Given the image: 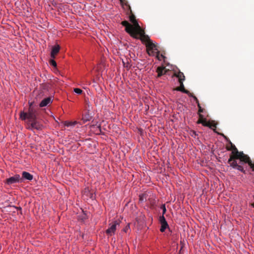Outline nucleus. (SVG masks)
I'll return each instance as SVG.
<instances>
[{
    "instance_id": "1",
    "label": "nucleus",
    "mask_w": 254,
    "mask_h": 254,
    "mask_svg": "<svg viewBox=\"0 0 254 254\" xmlns=\"http://www.w3.org/2000/svg\"><path fill=\"white\" fill-rule=\"evenodd\" d=\"M121 24L125 27V31L134 39H140L142 36L146 35L144 30L141 28L137 21L131 25L127 21L124 20L121 22Z\"/></svg>"
},
{
    "instance_id": "2",
    "label": "nucleus",
    "mask_w": 254,
    "mask_h": 254,
    "mask_svg": "<svg viewBox=\"0 0 254 254\" xmlns=\"http://www.w3.org/2000/svg\"><path fill=\"white\" fill-rule=\"evenodd\" d=\"M222 135L224 138L229 142V144L230 145H227L226 146V149L228 151H232L231 154L230 155V158L228 160V163L233 168L237 169L242 172L245 173V171L244 170L243 167L241 165L238 164L236 160H233V157L239 153V151L235 145L232 143L226 136L224 135L223 134H222Z\"/></svg>"
},
{
    "instance_id": "3",
    "label": "nucleus",
    "mask_w": 254,
    "mask_h": 254,
    "mask_svg": "<svg viewBox=\"0 0 254 254\" xmlns=\"http://www.w3.org/2000/svg\"><path fill=\"white\" fill-rule=\"evenodd\" d=\"M140 40L143 43L145 44L146 47V52L148 55L153 56L154 53L158 51L157 45L153 42L147 35L142 36Z\"/></svg>"
},
{
    "instance_id": "4",
    "label": "nucleus",
    "mask_w": 254,
    "mask_h": 254,
    "mask_svg": "<svg viewBox=\"0 0 254 254\" xmlns=\"http://www.w3.org/2000/svg\"><path fill=\"white\" fill-rule=\"evenodd\" d=\"M38 115V109L35 108L31 103L27 113L24 112H20V118L22 120H25L26 119H28V122H30L37 120Z\"/></svg>"
},
{
    "instance_id": "5",
    "label": "nucleus",
    "mask_w": 254,
    "mask_h": 254,
    "mask_svg": "<svg viewBox=\"0 0 254 254\" xmlns=\"http://www.w3.org/2000/svg\"><path fill=\"white\" fill-rule=\"evenodd\" d=\"M236 159L240 160V163H238L239 165H241L242 166V164L243 162L245 163H248L250 167L254 170V164H253L250 158L247 155L245 154L243 152H239L234 157H233V160H236Z\"/></svg>"
},
{
    "instance_id": "6",
    "label": "nucleus",
    "mask_w": 254,
    "mask_h": 254,
    "mask_svg": "<svg viewBox=\"0 0 254 254\" xmlns=\"http://www.w3.org/2000/svg\"><path fill=\"white\" fill-rule=\"evenodd\" d=\"M120 226V221L116 220L109 224V227L106 230V233L109 236H111L115 234L117 227Z\"/></svg>"
},
{
    "instance_id": "7",
    "label": "nucleus",
    "mask_w": 254,
    "mask_h": 254,
    "mask_svg": "<svg viewBox=\"0 0 254 254\" xmlns=\"http://www.w3.org/2000/svg\"><path fill=\"white\" fill-rule=\"evenodd\" d=\"M42 127L43 125L37 120V119L30 121L27 124V128L30 130H33L34 129L41 130Z\"/></svg>"
},
{
    "instance_id": "8",
    "label": "nucleus",
    "mask_w": 254,
    "mask_h": 254,
    "mask_svg": "<svg viewBox=\"0 0 254 254\" xmlns=\"http://www.w3.org/2000/svg\"><path fill=\"white\" fill-rule=\"evenodd\" d=\"M19 183H22V178H21L20 176L18 174L15 175L5 180V183L8 185Z\"/></svg>"
},
{
    "instance_id": "9",
    "label": "nucleus",
    "mask_w": 254,
    "mask_h": 254,
    "mask_svg": "<svg viewBox=\"0 0 254 254\" xmlns=\"http://www.w3.org/2000/svg\"><path fill=\"white\" fill-rule=\"evenodd\" d=\"M179 83H180V86L179 87H177L176 88V90L177 91H180L183 93H185L188 94L189 96H192L191 93H190L189 90H188L185 88V87H184V85L183 84V81L179 82Z\"/></svg>"
},
{
    "instance_id": "10",
    "label": "nucleus",
    "mask_w": 254,
    "mask_h": 254,
    "mask_svg": "<svg viewBox=\"0 0 254 254\" xmlns=\"http://www.w3.org/2000/svg\"><path fill=\"white\" fill-rule=\"evenodd\" d=\"M60 50V46L59 45H56L52 47V51L51 53V57L53 59L55 58L56 56L59 52Z\"/></svg>"
},
{
    "instance_id": "11",
    "label": "nucleus",
    "mask_w": 254,
    "mask_h": 254,
    "mask_svg": "<svg viewBox=\"0 0 254 254\" xmlns=\"http://www.w3.org/2000/svg\"><path fill=\"white\" fill-rule=\"evenodd\" d=\"M167 70L166 69L165 66H158L157 68L156 72L158 73L157 77H160L162 75L166 74Z\"/></svg>"
},
{
    "instance_id": "12",
    "label": "nucleus",
    "mask_w": 254,
    "mask_h": 254,
    "mask_svg": "<svg viewBox=\"0 0 254 254\" xmlns=\"http://www.w3.org/2000/svg\"><path fill=\"white\" fill-rule=\"evenodd\" d=\"M21 178H22L23 182L24 179L28 181H31L33 178V176L29 173L24 171L22 173V177H21Z\"/></svg>"
},
{
    "instance_id": "13",
    "label": "nucleus",
    "mask_w": 254,
    "mask_h": 254,
    "mask_svg": "<svg viewBox=\"0 0 254 254\" xmlns=\"http://www.w3.org/2000/svg\"><path fill=\"white\" fill-rule=\"evenodd\" d=\"M51 102V98L48 97L43 99L40 103L39 106L40 107H44L46 106Z\"/></svg>"
},
{
    "instance_id": "14",
    "label": "nucleus",
    "mask_w": 254,
    "mask_h": 254,
    "mask_svg": "<svg viewBox=\"0 0 254 254\" xmlns=\"http://www.w3.org/2000/svg\"><path fill=\"white\" fill-rule=\"evenodd\" d=\"M174 76L179 79V81H184L185 80V76L182 72L179 71L178 73H175Z\"/></svg>"
},
{
    "instance_id": "15",
    "label": "nucleus",
    "mask_w": 254,
    "mask_h": 254,
    "mask_svg": "<svg viewBox=\"0 0 254 254\" xmlns=\"http://www.w3.org/2000/svg\"><path fill=\"white\" fill-rule=\"evenodd\" d=\"M77 124V122L76 121H74V122L65 121L64 123V126H66L67 127H74Z\"/></svg>"
},
{
    "instance_id": "16",
    "label": "nucleus",
    "mask_w": 254,
    "mask_h": 254,
    "mask_svg": "<svg viewBox=\"0 0 254 254\" xmlns=\"http://www.w3.org/2000/svg\"><path fill=\"white\" fill-rule=\"evenodd\" d=\"M205 127H209L210 128L213 129V131L216 132L215 128L216 127V125L214 123H210L207 122V124L205 125Z\"/></svg>"
},
{
    "instance_id": "17",
    "label": "nucleus",
    "mask_w": 254,
    "mask_h": 254,
    "mask_svg": "<svg viewBox=\"0 0 254 254\" xmlns=\"http://www.w3.org/2000/svg\"><path fill=\"white\" fill-rule=\"evenodd\" d=\"M128 7H129V9H130V13H131L130 15L129 16V19L130 21L132 23L133 22H135L137 20L135 19V15L132 13L130 6L129 5H128Z\"/></svg>"
},
{
    "instance_id": "18",
    "label": "nucleus",
    "mask_w": 254,
    "mask_h": 254,
    "mask_svg": "<svg viewBox=\"0 0 254 254\" xmlns=\"http://www.w3.org/2000/svg\"><path fill=\"white\" fill-rule=\"evenodd\" d=\"M161 228H160V231L161 232H163L165 231V230L169 227V225L167 223H162V224H161Z\"/></svg>"
},
{
    "instance_id": "19",
    "label": "nucleus",
    "mask_w": 254,
    "mask_h": 254,
    "mask_svg": "<svg viewBox=\"0 0 254 254\" xmlns=\"http://www.w3.org/2000/svg\"><path fill=\"white\" fill-rule=\"evenodd\" d=\"M156 57L158 59V60H159V61H161V58H165V57L162 54H160V52L159 51H157L156 52Z\"/></svg>"
},
{
    "instance_id": "20",
    "label": "nucleus",
    "mask_w": 254,
    "mask_h": 254,
    "mask_svg": "<svg viewBox=\"0 0 254 254\" xmlns=\"http://www.w3.org/2000/svg\"><path fill=\"white\" fill-rule=\"evenodd\" d=\"M199 119L197 121V124H202V123H203V121L204 118H203V116L202 114H199Z\"/></svg>"
},
{
    "instance_id": "21",
    "label": "nucleus",
    "mask_w": 254,
    "mask_h": 254,
    "mask_svg": "<svg viewBox=\"0 0 254 254\" xmlns=\"http://www.w3.org/2000/svg\"><path fill=\"white\" fill-rule=\"evenodd\" d=\"M159 221H160V224L165 223L167 222V221L166 220V219H165V217L164 216V215H162L160 217Z\"/></svg>"
},
{
    "instance_id": "22",
    "label": "nucleus",
    "mask_w": 254,
    "mask_h": 254,
    "mask_svg": "<svg viewBox=\"0 0 254 254\" xmlns=\"http://www.w3.org/2000/svg\"><path fill=\"white\" fill-rule=\"evenodd\" d=\"M91 118V117L89 115H85L82 118V120H83L84 122H85L90 121Z\"/></svg>"
},
{
    "instance_id": "23",
    "label": "nucleus",
    "mask_w": 254,
    "mask_h": 254,
    "mask_svg": "<svg viewBox=\"0 0 254 254\" xmlns=\"http://www.w3.org/2000/svg\"><path fill=\"white\" fill-rule=\"evenodd\" d=\"M74 91L78 95L81 94L83 92V91L79 88H74Z\"/></svg>"
},
{
    "instance_id": "24",
    "label": "nucleus",
    "mask_w": 254,
    "mask_h": 254,
    "mask_svg": "<svg viewBox=\"0 0 254 254\" xmlns=\"http://www.w3.org/2000/svg\"><path fill=\"white\" fill-rule=\"evenodd\" d=\"M161 209H162V215H164L166 212V208L165 204H163L161 206Z\"/></svg>"
},
{
    "instance_id": "25",
    "label": "nucleus",
    "mask_w": 254,
    "mask_h": 254,
    "mask_svg": "<svg viewBox=\"0 0 254 254\" xmlns=\"http://www.w3.org/2000/svg\"><path fill=\"white\" fill-rule=\"evenodd\" d=\"M50 63L51 65H53V66H54V67L57 66V63H56V61L55 60H54L53 59L51 60L50 61Z\"/></svg>"
},
{
    "instance_id": "26",
    "label": "nucleus",
    "mask_w": 254,
    "mask_h": 254,
    "mask_svg": "<svg viewBox=\"0 0 254 254\" xmlns=\"http://www.w3.org/2000/svg\"><path fill=\"white\" fill-rule=\"evenodd\" d=\"M198 108V115H199V114H201L200 113H202L203 112V109L201 108V107L200 106V104H198V106H197Z\"/></svg>"
},
{
    "instance_id": "27",
    "label": "nucleus",
    "mask_w": 254,
    "mask_h": 254,
    "mask_svg": "<svg viewBox=\"0 0 254 254\" xmlns=\"http://www.w3.org/2000/svg\"><path fill=\"white\" fill-rule=\"evenodd\" d=\"M123 64L124 65L125 67H127V68H129L130 65L127 62V63H125V62L124 61H123Z\"/></svg>"
},
{
    "instance_id": "28",
    "label": "nucleus",
    "mask_w": 254,
    "mask_h": 254,
    "mask_svg": "<svg viewBox=\"0 0 254 254\" xmlns=\"http://www.w3.org/2000/svg\"><path fill=\"white\" fill-rule=\"evenodd\" d=\"M207 121L206 119L204 118L203 121V123H202V125L203 126L205 127V125L207 124Z\"/></svg>"
},
{
    "instance_id": "29",
    "label": "nucleus",
    "mask_w": 254,
    "mask_h": 254,
    "mask_svg": "<svg viewBox=\"0 0 254 254\" xmlns=\"http://www.w3.org/2000/svg\"><path fill=\"white\" fill-rule=\"evenodd\" d=\"M191 95L192 96H189L192 97L194 99V100H195V101L196 102V101H197L198 100L197 98L196 97V96L193 95L192 93H191Z\"/></svg>"
},
{
    "instance_id": "30",
    "label": "nucleus",
    "mask_w": 254,
    "mask_h": 254,
    "mask_svg": "<svg viewBox=\"0 0 254 254\" xmlns=\"http://www.w3.org/2000/svg\"><path fill=\"white\" fill-rule=\"evenodd\" d=\"M128 228H129V226H127V227L125 228V229H124V231H125V232H127Z\"/></svg>"
},
{
    "instance_id": "31",
    "label": "nucleus",
    "mask_w": 254,
    "mask_h": 254,
    "mask_svg": "<svg viewBox=\"0 0 254 254\" xmlns=\"http://www.w3.org/2000/svg\"><path fill=\"white\" fill-rule=\"evenodd\" d=\"M119 0L121 3H123L125 1V0Z\"/></svg>"
},
{
    "instance_id": "32",
    "label": "nucleus",
    "mask_w": 254,
    "mask_h": 254,
    "mask_svg": "<svg viewBox=\"0 0 254 254\" xmlns=\"http://www.w3.org/2000/svg\"><path fill=\"white\" fill-rule=\"evenodd\" d=\"M196 104H197V106H198V104H199V101H198V100H197V101H196Z\"/></svg>"
},
{
    "instance_id": "33",
    "label": "nucleus",
    "mask_w": 254,
    "mask_h": 254,
    "mask_svg": "<svg viewBox=\"0 0 254 254\" xmlns=\"http://www.w3.org/2000/svg\"><path fill=\"white\" fill-rule=\"evenodd\" d=\"M140 200H143V199H142V197H141V196H140Z\"/></svg>"
},
{
    "instance_id": "34",
    "label": "nucleus",
    "mask_w": 254,
    "mask_h": 254,
    "mask_svg": "<svg viewBox=\"0 0 254 254\" xmlns=\"http://www.w3.org/2000/svg\"><path fill=\"white\" fill-rule=\"evenodd\" d=\"M253 207H254V203L252 204Z\"/></svg>"
}]
</instances>
